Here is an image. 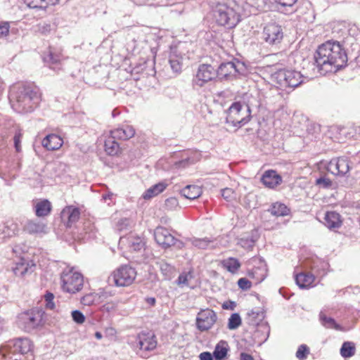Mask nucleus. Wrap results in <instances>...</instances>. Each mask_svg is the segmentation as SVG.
<instances>
[{
	"label": "nucleus",
	"mask_w": 360,
	"mask_h": 360,
	"mask_svg": "<svg viewBox=\"0 0 360 360\" xmlns=\"http://www.w3.org/2000/svg\"><path fill=\"white\" fill-rule=\"evenodd\" d=\"M20 142V136H15L14 143L17 152H20L21 150Z\"/></svg>",
	"instance_id": "052dcab7"
},
{
	"label": "nucleus",
	"mask_w": 360,
	"mask_h": 360,
	"mask_svg": "<svg viewBox=\"0 0 360 360\" xmlns=\"http://www.w3.org/2000/svg\"><path fill=\"white\" fill-rule=\"evenodd\" d=\"M177 283L179 285L188 284V275L181 274L178 278Z\"/></svg>",
	"instance_id": "4d7b16f0"
},
{
	"label": "nucleus",
	"mask_w": 360,
	"mask_h": 360,
	"mask_svg": "<svg viewBox=\"0 0 360 360\" xmlns=\"http://www.w3.org/2000/svg\"><path fill=\"white\" fill-rule=\"evenodd\" d=\"M242 324V319L238 313H234L231 315L228 320L227 327L229 330L237 329Z\"/></svg>",
	"instance_id": "e433bc0d"
},
{
	"label": "nucleus",
	"mask_w": 360,
	"mask_h": 360,
	"mask_svg": "<svg viewBox=\"0 0 360 360\" xmlns=\"http://www.w3.org/2000/svg\"><path fill=\"white\" fill-rule=\"evenodd\" d=\"M43 313L39 310H30L22 313L18 317L19 324L26 331H30L39 326L42 321Z\"/></svg>",
	"instance_id": "9b49d317"
},
{
	"label": "nucleus",
	"mask_w": 360,
	"mask_h": 360,
	"mask_svg": "<svg viewBox=\"0 0 360 360\" xmlns=\"http://www.w3.org/2000/svg\"><path fill=\"white\" fill-rule=\"evenodd\" d=\"M169 63L174 73L179 74L182 70V56L176 49H172L169 56Z\"/></svg>",
	"instance_id": "412c9836"
},
{
	"label": "nucleus",
	"mask_w": 360,
	"mask_h": 360,
	"mask_svg": "<svg viewBox=\"0 0 360 360\" xmlns=\"http://www.w3.org/2000/svg\"><path fill=\"white\" fill-rule=\"evenodd\" d=\"M315 281L314 276L311 273L302 272L295 276V281L300 288L313 287Z\"/></svg>",
	"instance_id": "5701e85b"
},
{
	"label": "nucleus",
	"mask_w": 360,
	"mask_h": 360,
	"mask_svg": "<svg viewBox=\"0 0 360 360\" xmlns=\"http://www.w3.org/2000/svg\"><path fill=\"white\" fill-rule=\"evenodd\" d=\"M167 187V184L165 182L158 183L149 188H148L143 194V198L145 200L151 199L160 193H162L166 188Z\"/></svg>",
	"instance_id": "bb28decb"
},
{
	"label": "nucleus",
	"mask_w": 360,
	"mask_h": 360,
	"mask_svg": "<svg viewBox=\"0 0 360 360\" xmlns=\"http://www.w3.org/2000/svg\"><path fill=\"white\" fill-rule=\"evenodd\" d=\"M26 229L30 233H41L46 232V225L42 223L30 221L27 224Z\"/></svg>",
	"instance_id": "c9c22d12"
},
{
	"label": "nucleus",
	"mask_w": 360,
	"mask_h": 360,
	"mask_svg": "<svg viewBox=\"0 0 360 360\" xmlns=\"http://www.w3.org/2000/svg\"><path fill=\"white\" fill-rule=\"evenodd\" d=\"M44 61L49 65V68L53 70L60 69V56L53 53L49 51L47 56L43 58Z\"/></svg>",
	"instance_id": "72a5a7b5"
},
{
	"label": "nucleus",
	"mask_w": 360,
	"mask_h": 360,
	"mask_svg": "<svg viewBox=\"0 0 360 360\" xmlns=\"http://www.w3.org/2000/svg\"><path fill=\"white\" fill-rule=\"evenodd\" d=\"M104 149L109 155H118L121 151L120 144L116 141L115 136L107 137L104 143Z\"/></svg>",
	"instance_id": "a878e982"
},
{
	"label": "nucleus",
	"mask_w": 360,
	"mask_h": 360,
	"mask_svg": "<svg viewBox=\"0 0 360 360\" xmlns=\"http://www.w3.org/2000/svg\"><path fill=\"white\" fill-rule=\"evenodd\" d=\"M9 24L7 22L0 23V38L7 36L9 32Z\"/></svg>",
	"instance_id": "3c124183"
},
{
	"label": "nucleus",
	"mask_w": 360,
	"mask_h": 360,
	"mask_svg": "<svg viewBox=\"0 0 360 360\" xmlns=\"http://www.w3.org/2000/svg\"><path fill=\"white\" fill-rule=\"evenodd\" d=\"M269 212L276 217H285L290 214V210L285 204L276 202L271 205Z\"/></svg>",
	"instance_id": "2f4dec72"
},
{
	"label": "nucleus",
	"mask_w": 360,
	"mask_h": 360,
	"mask_svg": "<svg viewBox=\"0 0 360 360\" xmlns=\"http://www.w3.org/2000/svg\"><path fill=\"white\" fill-rule=\"evenodd\" d=\"M51 30V26L49 24H43L39 26V31L44 34L49 33Z\"/></svg>",
	"instance_id": "864d4df0"
},
{
	"label": "nucleus",
	"mask_w": 360,
	"mask_h": 360,
	"mask_svg": "<svg viewBox=\"0 0 360 360\" xmlns=\"http://www.w3.org/2000/svg\"><path fill=\"white\" fill-rule=\"evenodd\" d=\"M80 217V210L74 205L65 206L60 212L63 223L67 227H71Z\"/></svg>",
	"instance_id": "f3484780"
},
{
	"label": "nucleus",
	"mask_w": 360,
	"mask_h": 360,
	"mask_svg": "<svg viewBox=\"0 0 360 360\" xmlns=\"http://www.w3.org/2000/svg\"><path fill=\"white\" fill-rule=\"evenodd\" d=\"M356 352L355 344L352 342H345L340 349V354L344 358L353 356Z\"/></svg>",
	"instance_id": "f704fd0d"
},
{
	"label": "nucleus",
	"mask_w": 360,
	"mask_h": 360,
	"mask_svg": "<svg viewBox=\"0 0 360 360\" xmlns=\"http://www.w3.org/2000/svg\"><path fill=\"white\" fill-rule=\"evenodd\" d=\"M33 345L27 338H19L9 342L1 349L3 356L8 360H22L25 354H32Z\"/></svg>",
	"instance_id": "7ed1b4c3"
},
{
	"label": "nucleus",
	"mask_w": 360,
	"mask_h": 360,
	"mask_svg": "<svg viewBox=\"0 0 360 360\" xmlns=\"http://www.w3.org/2000/svg\"><path fill=\"white\" fill-rule=\"evenodd\" d=\"M117 132L119 134V135H135L136 133L134 127L128 124H126L121 128H118L117 129Z\"/></svg>",
	"instance_id": "a19ab883"
},
{
	"label": "nucleus",
	"mask_w": 360,
	"mask_h": 360,
	"mask_svg": "<svg viewBox=\"0 0 360 360\" xmlns=\"http://www.w3.org/2000/svg\"><path fill=\"white\" fill-rule=\"evenodd\" d=\"M320 319L321 320L322 323L326 328H335L336 330L340 329V326L335 322L333 319L328 317L325 314H321Z\"/></svg>",
	"instance_id": "4c0bfd02"
},
{
	"label": "nucleus",
	"mask_w": 360,
	"mask_h": 360,
	"mask_svg": "<svg viewBox=\"0 0 360 360\" xmlns=\"http://www.w3.org/2000/svg\"><path fill=\"white\" fill-rule=\"evenodd\" d=\"M126 242L130 251H139L144 247L143 239L136 236L130 235L126 238Z\"/></svg>",
	"instance_id": "7c9ffc66"
},
{
	"label": "nucleus",
	"mask_w": 360,
	"mask_h": 360,
	"mask_svg": "<svg viewBox=\"0 0 360 360\" xmlns=\"http://www.w3.org/2000/svg\"><path fill=\"white\" fill-rule=\"evenodd\" d=\"M238 287L243 290H248L252 288V282L246 278H240L238 281Z\"/></svg>",
	"instance_id": "37998d69"
},
{
	"label": "nucleus",
	"mask_w": 360,
	"mask_h": 360,
	"mask_svg": "<svg viewBox=\"0 0 360 360\" xmlns=\"http://www.w3.org/2000/svg\"><path fill=\"white\" fill-rule=\"evenodd\" d=\"M45 135H58L60 131L58 129L47 128L45 131Z\"/></svg>",
	"instance_id": "bf43d9fd"
},
{
	"label": "nucleus",
	"mask_w": 360,
	"mask_h": 360,
	"mask_svg": "<svg viewBox=\"0 0 360 360\" xmlns=\"http://www.w3.org/2000/svg\"><path fill=\"white\" fill-rule=\"evenodd\" d=\"M229 352V345L226 341L221 340L215 346L213 356L215 360H224Z\"/></svg>",
	"instance_id": "c85d7f7f"
},
{
	"label": "nucleus",
	"mask_w": 360,
	"mask_h": 360,
	"mask_svg": "<svg viewBox=\"0 0 360 360\" xmlns=\"http://www.w3.org/2000/svg\"><path fill=\"white\" fill-rule=\"evenodd\" d=\"M235 307H236V304L234 302H232V301L226 302L222 304V308L224 309L233 310Z\"/></svg>",
	"instance_id": "6e6d98bb"
},
{
	"label": "nucleus",
	"mask_w": 360,
	"mask_h": 360,
	"mask_svg": "<svg viewBox=\"0 0 360 360\" xmlns=\"http://www.w3.org/2000/svg\"><path fill=\"white\" fill-rule=\"evenodd\" d=\"M316 184L318 186H321L324 188H326L332 186V181L328 178L321 177L316 179Z\"/></svg>",
	"instance_id": "49530a36"
},
{
	"label": "nucleus",
	"mask_w": 360,
	"mask_h": 360,
	"mask_svg": "<svg viewBox=\"0 0 360 360\" xmlns=\"http://www.w3.org/2000/svg\"><path fill=\"white\" fill-rule=\"evenodd\" d=\"M202 193L201 188L195 185H188L181 191V195L189 200L199 198Z\"/></svg>",
	"instance_id": "c756f323"
},
{
	"label": "nucleus",
	"mask_w": 360,
	"mask_h": 360,
	"mask_svg": "<svg viewBox=\"0 0 360 360\" xmlns=\"http://www.w3.org/2000/svg\"><path fill=\"white\" fill-rule=\"evenodd\" d=\"M343 223L342 216L337 212L328 211L325 214L324 224L330 230L340 229Z\"/></svg>",
	"instance_id": "a211bd4d"
},
{
	"label": "nucleus",
	"mask_w": 360,
	"mask_h": 360,
	"mask_svg": "<svg viewBox=\"0 0 360 360\" xmlns=\"http://www.w3.org/2000/svg\"><path fill=\"white\" fill-rule=\"evenodd\" d=\"M345 135L346 134H352V133H354V134H359L360 135V127H355L354 129H352V131H347V132H342Z\"/></svg>",
	"instance_id": "69168bd1"
},
{
	"label": "nucleus",
	"mask_w": 360,
	"mask_h": 360,
	"mask_svg": "<svg viewBox=\"0 0 360 360\" xmlns=\"http://www.w3.org/2000/svg\"><path fill=\"white\" fill-rule=\"evenodd\" d=\"M96 298V295L94 293H89L82 297L81 303L86 306H91L94 304Z\"/></svg>",
	"instance_id": "ea45409f"
},
{
	"label": "nucleus",
	"mask_w": 360,
	"mask_h": 360,
	"mask_svg": "<svg viewBox=\"0 0 360 360\" xmlns=\"http://www.w3.org/2000/svg\"><path fill=\"white\" fill-rule=\"evenodd\" d=\"M46 307L48 309H53L54 307H55V304L53 302V301H50V302H47L46 304Z\"/></svg>",
	"instance_id": "774afa93"
},
{
	"label": "nucleus",
	"mask_w": 360,
	"mask_h": 360,
	"mask_svg": "<svg viewBox=\"0 0 360 360\" xmlns=\"http://www.w3.org/2000/svg\"><path fill=\"white\" fill-rule=\"evenodd\" d=\"M240 360H254L252 356L250 354L245 353H241L240 354Z\"/></svg>",
	"instance_id": "680f3d73"
},
{
	"label": "nucleus",
	"mask_w": 360,
	"mask_h": 360,
	"mask_svg": "<svg viewBox=\"0 0 360 360\" xmlns=\"http://www.w3.org/2000/svg\"><path fill=\"white\" fill-rule=\"evenodd\" d=\"M35 264L32 260L24 257L18 258L12 270L16 276L23 277L26 274H30L34 271Z\"/></svg>",
	"instance_id": "dca6fc26"
},
{
	"label": "nucleus",
	"mask_w": 360,
	"mask_h": 360,
	"mask_svg": "<svg viewBox=\"0 0 360 360\" xmlns=\"http://www.w3.org/2000/svg\"><path fill=\"white\" fill-rule=\"evenodd\" d=\"M9 100L13 110L19 113L32 112L39 102L37 88L18 84L10 89Z\"/></svg>",
	"instance_id": "f03ea898"
},
{
	"label": "nucleus",
	"mask_w": 360,
	"mask_h": 360,
	"mask_svg": "<svg viewBox=\"0 0 360 360\" xmlns=\"http://www.w3.org/2000/svg\"><path fill=\"white\" fill-rule=\"evenodd\" d=\"M25 4L31 8H41L42 0H23Z\"/></svg>",
	"instance_id": "09e8293b"
},
{
	"label": "nucleus",
	"mask_w": 360,
	"mask_h": 360,
	"mask_svg": "<svg viewBox=\"0 0 360 360\" xmlns=\"http://www.w3.org/2000/svg\"><path fill=\"white\" fill-rule=\"evenodd\" d=\"M243 64L237 62H227L222 63L216 70L217 73V77H218L220 79H232L236 78L237 75H241L242 71L244 70Z\"/></svg>",
	"instance_id": "ddd939ff"
},
{
	"label": "nucleus",
	"mask_w": 360,
	"mask_h": 360,
	"mask_svg": "<svg viewBox=\"0 0 360 360\" xmlns=\"http://www.w3.org/2000/svg\"><path fill=\"white\" fill-rule=\"evenodd\" d=\"M157 340L153 333H142L139 336V345L141 349L145 351L153 350L157 347Z\"/></svg>",
	"instance_id": "aec40b11"
},
{
	"label": "nucleus",
	"mask_w": 360,
	"mask_h": 360,
	"mask_svg": "<svg viewBox=\"0 0 360 360\" xmlns=\"http://www.w3.org/2000/svg\"><path fill=\"white\" fill-rule=\"evenodd\" d=\"M275 3L278 4L280 6L283 8H288L292 9L295 4L297 1V0H274Z\"/></svg>",
	"instance_id": "c03bdc74"
},
{
	"label": "nucleus",
	"mask_w": 360,
	"mask_h": 360,
	"mask_svg": "<svg viewBox=\"0 0 360 360\" xmlns=\"http://www.w3.org/2000/svg\"><path fill=\"white\" fill-rule=\"evenodd\" d=\"M155 240L162 248L167 249L172 245L178 244V248L183 247V243L176 239L169 232V231L162 226H158L154 231Z\"/></svg>",
	"instance_id": "4468645a"
},
{
	"label": "nucleus",
	"mask_w": 360,
	"mask_h": 360,
	"mask_svg": "<svg viewBox=\"0 0 360 360\" xmlns=\"http://www.w3.org/2000/svg\"><path fill=\"white\" fill-rule=\"evenodd\" d=\"M0 133L7 135H22L20 127L12 120L6 121L0 126Z\"/></svg>",
	"instance_id": "393cba45"
},
{
	"label": "nucleus",
	"mask_w": 360,
	"mask_h": 360,
	"mask_svg": "<svg viewBox=\"0 0 360 360\" xmlns=\"http://www.w3.org/2000/svg\"><path fill=\"white\" fill-rule=\"evenodd\" d=\"M216 69L209 64H201L199 65L192 83L194 87H202L206 83L217 77Z\"/></svg>",
	"instance_id": "9d476101"
},
{
	"label": "nucleus",
	"mask_w": 360,
	"mask_h": 360,
	"mask_svg": "<svg viewBox=\"0 0 360 360\" xmlns=\"http://www.w3.org/2000/svg\"><path fill=\"white\" fill-rule=\"evenodd\" d=\"M220 264L223 268L233 274H236L241 266L239 260L234 257H229L226 259L221 260Z\"/></svg>",
	"instance_id": "cd10ccee"
},
{
	"label": "nucleus",
	"mask_w": 360,
	"mask_h": 360,
	"mask_svg": "<svg viewBox=\"0 0 360 360\" xmlns=\"http://www.w3.org/2000/svg\"><path fill=\"white\" fill-rule=\"evenodd\" d=\"M59 0H42V3L46 2V4L55 5L58 4Z\"/></svg>",
	"instance_id": "338daca9"
},
{
	"label": "nucleus",
	"mask_w": 360,
	"mask_h": 360,
	"mask_svg": "<svg viewBox=\"0 0 360 360\" xmlns=\"http://www.w3.org/2000/svg\"><path fill=\"white\" fill-rule=\"evenodd\" d=\"M160 271L165 276H170V274H172V272L173 271V267L170 264H169L166 262L161 263L160 264Z\"/></svg>",
	"instance_id": "a18cd8bd"
},
{
	"label": "nucleus",
	"mask_w": 360,
	"mask_h": 360,
	"mask_svg": "<svg viewBox=\"0 0 360 360\" xmlns=\"http://www.w3.org/2000/svg\"><path fill=\"white\" fill-rule=\"evenodd\" d=\"M213 356L210 352H202L200 354V360H213Z\"/></svg>",
	"instance_id": "13d9d810"
},
{
	"label": "nucleus",
	"mask_w": 360,
	"mask_h": 360,
	"mask_svg": "<svg viewBox=\"0 0 360 360\" xmlns=\"http://www.w3.org/2000/svg\"><path fill=\"white\" fill-rule=\"evenodd\" d=\"M42 146L49 150L59 149L63 143L62 136H44L41 140Z\"/></svg>",
	"instance_id": "b1692460"
},
{
	"label": "nucleus",
	"mask_w": 360,
	"mask_h": 360,
	"mask_svg": "<svg viewBox=\"0 0 360 360\" xmlns=\"http://www.w3.org/2000/svg\"><path fill=\"white\" fill-rule=\"evenodd\" d=\"M309 353V348L306 345H302L298 347L296 352V357L299 360H304L307 359Z\"/></svg>",
	"instance_id": "58836bf2"
},
{
	"label": "nucleus",
	"mask_w": 360,
	"mask_h": 360,
	"mask_svg": "<svg viewBox=\"0 0 360 360\" xmlns=\"http://www.w3.org/2000/svg\"><path fill=\"white\" fill-rule=\"evenodd\" d=\"M247 274L255 283H261L266 276V269L263 267H253L248 271Z\"/></svg>",
	"instance_id": "473e14b6"
},
{
	"label": "nucleus",
	"mask_w": 360,
	"mask_h": 360,
	"mask_svg": "<svg viewBox=\"0 0 360 360\" xmlns=\"http://www.w3.org/2000/svg\"><path fill=\"white\" fill-rule=\"evenodd\" d=\"M44 297H45L46 302H47L53 301L54 299V295L51 292H47L45 295Z\"/></svg>",
	"instance_id": "0e129e2a"
},
{
	"label": "nucleus",
	"mask_w": 360,
	"mask_h": 360,
	"mask_svg": "<svg viewBox=\"0 0 360 360\" xmlns=\"http://www.w3.org/2000/svg\"><path fill=\"white\" fill-rule=\"evenodd\" d=\"M71 314L72 319L75 323L78 324H82L85 322L86 318L80 311L74 310L72 311Z\"/></svg>",
	"instance_id": "79ce46f5"
},
{
	"label": "nucleus",
	"mask_w": 360,
	"mask_h": 360,
	"mask_svg": "<svg viewBox=\"0 0 360 360\" xmlns=\"http://www.w3.org/2000/svg\"><path fill=\"white\" fill-rule=\"evenodd\" d=\"M221 195L223 198L227 201L231 200L235 197L234 191L231 188H224L222 190Z\"/></svg>",
	"instance_id": "de8ad7c7"
},
{
	"label": "nucleus",
	"mask_w": 360,
	"mask_h": 360,
	"mask_svg": "<svg viewBox=\"0 0 360 360\" xmlns=\"http://www.w3.org/2000/svg\"><path fill=\"white\" fill-rule=\"evenodd\" d=\"M262 184L269 188H275L282 182V177L273 169L266 171L261 179Z\"/></svg>",
	"instance_id": "6ab92c4d"
},
{
	"label": "nucleus",
	"mask_w": 360,
	"mask_h": 360,
	"mask_svg": "<svg viewBox=\"0 0 360 360\" xmlns=\"http://www.w3.org/2000/svg\"><path fill=\"white\" fill-rule=\"evenodd\" d=\"M311 128H308V133L309 134H319L321 132V127L318 124H310Z\"/></svg>",
	"instance_id": "603ef678"
},
{
	"label": "nucleus",
	"mask_w": 360,
	"mask_h": 360,
	"mask_svg": "<svg viewBox=\"0 0 360 360\" xmlns=\"http://www.w3.org/2000/svg\"><path fill=\"white\" fill-rule=\"evenodd\" d=\"M52 205L46 199L40 200L34 203L35 214L38 217H46L51 212Z\"/></svg>",
	"instance_id": "4be33fe9"
},
{
	"label": "nucleus",
	"mask_w": 360,
	"mask_h": 360,
	"mask_svg": "<svg viewBox=\"0 0 360 360\" xmlns=\"http://www.w3.org/2000/svg\"><path fill=\"white\" fill-rule=\"evenodd\" d=\"M283 30L282 27L276 22L266 24L262 32V39L269 45H278L283 39Z\"/></svg>",
	"instance_id": "1a4fd4ad"
},
{
	"label": "nucleus",
	"mask_w": 360,
	"mask_h": 360,
	"mask_svg": "<svg viewBox=\"0 0 360 360\" xmlns=\"http://www.w3.org/2000/svg\"><path fill=\"white\" fill-rule=\"evenodd\" d=\"M60 285L63 292L75 294L82 290L84 277L73 270L64 271L60 275Z\"/></svg>",
	"instance_id": "0eeeda50"
},
{
	"label": "nucleus",
	"mask_w": 360,
	"mask_h": 360,
	"mask_svg": "<svg viewBox=\"0 0 360 360\" xmlns=\"http://www.w3.org/2000/svg\"><path fill=\"white\" fill-rule=\"evenodd\" d=\"M314 60L320 74L326 75L345 67L347 56L338 41H328L318 47L314 54Z\"/></svg>",
	"instance_id": "f257e3e1"
},
{
	"label": "nucleus",
	"mask_w": 360,
	"mask_h": 360,
	"mask_svg": "<svg viewBox=\"0 0 360 360\" xmlns=\"http://www.w3.org/2000/svg\"><path fill=\"white\" fill-rule=\"evenodd\" d=\"M216 22L228 28L234 27L240 21L239 14L226 4L217 1L214 10Z\"/></svg>",
	"instance_id": "20e7f679"
},
{
	"label": "nucleus",
	"mask_w": 360,
	"mask_h": 360,
	"mask_svg": "<svg viewBox=\"0 0 360 360\" xmlns=\"http://www.w3.org/2000/svg\"><path fill=\"white\" fill-rule=\"evenodd\" d=\"M165 205L167 210H172L178 205V200L175 198H169L165 200Z\"/></svg>",
	"instance_id": "8fccbe9b"
},
{
	"label": "nucleus",
	"mask_w": 360,
	"mask_h": 360,
	"mask_svg": "<svg viewBox=\"0 0 360 360\" xmlns=\"http://www.w3.org/2000/svg\"><path fill=\"white\" fill-rule=\"evenodd\" d=\"M345 129V127H342L341 129H339L338 127H331L330 129V132L331 133H342V131Z\"/></svg>",
	"instance_id": "e2e57ef3"
},
{
	"label": "nucleus",
	"mask_w": 360,
	"mask_h": 360,
	"mask_svg": "<svg viewBox=\"0 0 360 360\" xmlns=\"http://www.w3.org/2000/svg\"><path fill=\"white\" fill-rule=\"evenodd\" d=\"M137 276L136 269L128 264L121 265L110 274L114 285L117 287H128L134 283Z\"/></svg>",
	"instance_id": "6e6552de"
},
{
	"label": "nucleus",
	"mask_w": 360,
	"mask_h": 360,
	"mask_svg": "<svg viewBox=\"0 0 360 360\" xmlns=\"http://www.w3.org/2000/svg\"><path fill=\"white\" fill-rule=\"evenodd\" d=\"M217 321V313L209 308L201 309L197 314L196 326L202 332L211 329Z\"/></svg>",
	"instance_id": "f8f14e48"
},
{
	"label": "nucleus",
	"mask_w": 360,
	"mask_h": 360,
	"mask_svg": "<svg viewBox=\"0 0 360 360\" xmlns=\"http://www.w3.org/2000/svg\"><path fill=\"white\" fill-rule=\"evenodd\" d=\"M349 161L347 158L344 157L331 160L327 166L328 172L334 175H345L349 172Z\"/></svg>",
	"instance_id": "2eb2a0df"
},
{
	"label": "nucleus",
	"mask_w": 360,
	"mask_h": 360,
	"mask_svg": "<svg viewBox=\"0 0 360 360\" xmlns=\"http://www.w3.org/2000/svg\"><path fill=\"white\" fill-rule=\"evenodd\" d=\"M251 110L245 103L234 102L229 108L227 122L231 123L234 127H239L246 124L250 119Z\"/></svg>",
	"instance_id": "39448f33"
},
{
	"label": "nucleus",
	"mask_w": 360,
	"mask_h": 360,
	"mask_svg": "<svg viewBox=\"0 0 360 360\" xmlns=\"http://www.w3.org/2000/svg\"><path fill=\"white\" fill-rule=\"evenodd\" d=\"M272 79L279 88L284 89H294L303 82L301 73L292 70H280L272 75Z\"/></svg>",
	"instance_id": "423d86ee"
},
{
	"label": "nucleus",
	"mask_w": 360,
	"mask_h": 360,
	"mask_svg": "<svg viewBox=\"0 0 360 360\" xmlns=\"http://www.w3.org/2000/svg\"><path fill=\"white\" fill-rule=\"evenodd\" d=\"M193 243L195 246L198 247L199 248H205L208 245L209 243L207 240L198 239L195 240Z\"/></svg>",
	"instance_id": "5fc2aeb1"
}]
</instances>
